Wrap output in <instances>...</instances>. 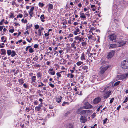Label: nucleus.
Listing matches in <instances>:
<instances>
[{
  "mask_svg": "<svg viewBox=\"0 0 128 128\" xmlns=\"http://www.w3.org/2000/svg\"><path fill=\"white\" fill-rule=\"evenodd\" d=\"M90 50L88 49L86 52H83L81 55L80 59L82 61H85L86 59L88 62L89 58H92L93 56V54L92 53H90Z\"/></svg>",
  "mask_w": 128,
  "mask_h": 128,
  "instance_id": "obj_1",
  "label": "nucleus"
},
{
  "mask_svg": "<svg viewBox=\"0 0 128 128\" xmlns=\"http://www.w3.org/2000/svg\"><path fill=\"white\" fill-rule=\"evenodd\" d=\"M109 89V86H108L107 87H106L104 90V92H105L104 95V97L106 98H107L109 97L111 93V91L109 90L108 91Z\"/></svg>",
  "mask_w": 128,
  "mask_h": 128,
  "instance_id": "obj_2",
  "label": "nucleus"
},
{
  "mask_svg": "<svg viewBox=\"0 0 128 128\" xmlns=\"http://www.w3.org/2000/svg\"><path fill=\"white\" fill-rule=\"evenodd\" d=\"M117 36L116 35L114 34H112L108 37V38L110 41H111L113 42H116L117 40H116Z\"/></svg>",
  "mask_w": 128,
  "mask_h": 128,
  "instance_id": "obj_3",
  "label": "nucleus"
},
{
  "mask_svg": "<svg viewBox=\"0 0 128 128\" xmlns=\"http://www.w3.org/2000/svg\"><path fill=\"white\" fill-rule=\"evenodd\" d=\"M109 66H107L104 67H102L100 68V70L99 72L100 74H104L105 71L106 70L109 68Z\"/></svg>",
  "mask_w": 128,
  "mask_h": 128,
  "instance_id": "obj_4",
  "label": "nucleus"
},
{
  "mask_svg": "<svg viewBox=\"0 0 128 128\" xmlns=\"http://www.w3.org/2000/svg\"><path fill=\"white\" fill-rule=\"evenodd\" d=\"M122 67L124 69L128 68V61L124 60L122 62Z\"/></svg>",
  "mask_w": 128,
  "mask_h": 128,
  "instance_id": "obj_5",
  "label": "nucleus"
},
{
  "mask_svg": "<svg viewBox=\"0 0 128 128\" xmlns=\"http://www.w3.org/2000/svg\"><path fill=\"white\" fill-rule=\"evenodd\" d=\"M7 53L8 56L11 55L12 57H14L16 55V53L14 50L12 51L10 50H7Z\"/></svg>",
  "mask_w": 128,
  "mask_h": 128,
  "instance_id": "obj_6",
  "label": "nucleus"
},
{
  "mask_svg": "<svg viewBox=\"0 0 128 128\" xmlns=\"http://www.w3.org/2000/svg\"><path fill=\"white\" fill-rule=\"evenodd\" d=\"M115 53V51L114 50H112L111 52L108 54L107 56V58L108 59H110L112 58L114 56Z\"/></svg>",
  "mask_w": 128,
  "mask_h": 128,
  "instance_id": "obj_7",
  "label": "nucleus"
},
{
  "mask_svg": "<svg viewBox=\"0 0 128 128\" xmlns=\"http://www.w3.org/2000/svg\"><path fill=\"white\" fill-rule=\"evenodd\" d=\"M128 74H125L117 76V79L116 80H121L125 79L128 76Z\"/></svg>",
  "mask_w": 128,
  "mask_h": 128,
  "instance_id": "obj_8",
  "label": "nucleus"
},
{
  "mask_svg": "<svg viewBox=\"0 0 128 128\" xmlns=\"http://www.w3.org/2000/svg\"><path fill=\"white\" fill-rule=\"evenodd\" d=\"M80 18L82 19H83L84 20H86V15H87L88 16H90L89 14H85L82 12H80Z\"/></svg>",
  "mask_w": 128,
  "mask_h": 128,
  "instance_id": "obj_9",
  "label": "nucleus"
},
{
  "mask_svg": "<svg viewBox=\"0 0 128 128\" xmlns=\"http://www.w3.org/2000/svg\"><path fill=\"white\" fill-rule=\"evenodd\" d=\"M77 42L75 40L71 44V47L75 50H76L77 48V45L76 46Z\"/></svg>",
  "mask_w": 128,
  "mask_h": 128,
  "instance_id": "obj_10",
  "label": "nucleus"
},
{
  "mask_svg": "<svg viewBox=\"0 0 128 128\" xmlns=\"http://www.w3.org/2000/svg\"><path fill=\"white\" fill-rule=\"evenodd\" d=\"M48 72L51 75L54 76L55 74V72L54 68L49 69L48 70Z\"/></svg>",
  "mask_w": 128,
  "mask_h": 128,
  "instance_id": "obj_11",
  "label": "nucleus"
},
{
  "mask_svg": "<svg viewBox=\"0 0 128 128\" xmlns=\"http://www.w3.org/2000/svg\"><path fill=\"white\" fill-rule=\"evenodd\" d=\"M118 43L120 45L118 46V47H121L123 46L126 44V42L124 40H121Z\"/></svg>",
  "mask_w": 128,
  "mask_h": 128,
  "instance_id": "obj_12",
  "label": "nucleus"
},
{
  "mask_svg": "<svg viewBox=\"0 0 128 128\" xmlns=\"http://www.w3.org/2000/svg\"><path fill=\"white\" fill-rule=\"evenodd\" d=\"M87 120L85 116H81L80 118V121L82 123H85L86 122Z\"/></svg>",
  "mask_w": 128,
  "mask_h": 128,
  "instance_id": "obj_13",
  "label": "nucleus"
},
{
  "mask_svg": "<svg viewBox=\"0 0 128 128\" xmlns=\"http://www.w3.org/2000/svg\"><path fill=\"white\" fill-rule=\"evenodd\" d=\"M85 39L84 38V39L83 40V41H82L81 42H81V46L84 48L86 47L87 45V42L86 41H85Z\"/></svg>",
  "mask_w": 128,
  "mask_h": 128,
  "instance_id": "obj_14",
  "label": "nucleus"
},
{
  "mask_svg": "<svg viewBox=\"0 0 128 128\" xmlns=\"http://www.w3.org/2000/svg\"><path fill=\"white\" fill-rule=\"evenodd\" d=\"M109 47V48L114 49L116 48L117 47V44H110L108 45Z\"/></svg>",
  "mask_w": 128,
  "mask_h": 128,
  "instance_id": "obj_15",
  "label": "nucleus"
},
{
  "mask_svg": "<svg viewBox=\"0 0 128 128\" xmlns=\"http://www.w3.org/2000/svg\"><path fill=\"white\" fill-rule=\"evenodd\" d=\"M75 29V31L73 32L74 34L75 35H76L78 34H80L81 32H80L79 29L78 28H76Z\"/></svg>",
  "mask_w": 128,
  "mask_h": 128,
  "instance_id": "obj_16",
  "label": "nucleus"
},
{
  "mask_svg": "<svg viewBox=\"0 0 128 128\" xmlns=\"http://www.w3.org/2000/svg\"><path fill=\"white\" fill-rule=\"evenodd\" d=\"M36 76L38 79L40 80L42 77V74L40 72H38L37 73Z\"/></svg>",
  "mask_w": 128,
  "mask_h": 128,
  "instance_id": "obj_17",
  "label": "nucleus"
},
{
  "mask_svg": "<svg viewBox=\"0 0 128 128\" xmlns=\"http://www.w3.org/2000/svg\"><path fill=\"white\" fill-rule=\"evenodd\" d=\"M65 72V71H62L59 72H58L56 74L57 76V78L58 79H59V78L61 77V74L63 72Z\"/></svg>",
  "mask_w": 128,
  "mask_h": 128,
  "instance_id": "obj_18",
  "label": "nucleus"
},
{
  "mask_svg": "<svg viewBox=\"0 0 128 128\" xmlns=\"http://www.w3.org/2000/svg\"><path fill=\"white\" fill-rule=\"evenodd\" d=\"M101 99L100 98H97L94 100L93 102L94 104H97L99 103Z\"/></svg>",
  "mask_w": 128,
  "mask_h": 128,
  "instance_id": "obj_19",
  "label": "nucleus"
},
{
  "mask_svg": "<svg viewBox=\"0 0 128 128\" xmlns=\"http://www.w3.org/2000/svg\"><path fill=\"white\" fill-rule=\"evenodd\" d=\"M85 107L86 108L88 109L92 108V106L88 103H86L85 104Z\"/></svg>",
  "mask_w": 128,
  "mask_h": 128,
  "instance_id": "obj_20",
  "label": "nucleus"
},
{
  "mask_svg": "<svg viewBox=\"0 0 128 128\" xmlns=\"http://www.w3.org/2000/svg\"><path fill=\"white\" fill-rule=\"evenodd\" d=\"M1 54L2 55L5 56L6 54V50L4 48L2 49L1 50Z\"/></svg>",
  "mask_w": 128,
  "mask_h": 128,
  "instance_id": "obj_21",
  "label": "nucleus"
},
{
  "mask_svg": "<svg viewBox=\"0 0 128 128\" xmlns=\"http://www.w3.org/2000/svg\"><path fill=\"white\" fill-rule=\"evenodd\" d=\"M74 39L76 40H78L80 42H81L82 41H83L84 39V38H80L79 36H76L74 38Z\"/></svg>",
  "mask_w": 128,
  "mask_h": 128,
  "instance_id": "obj_22",
  "label": "nucleus"
},
{
  "mask_svg": "<svg viewBox=\"0 0 128 128\" xmlns=\"http://www.w3.org/2000/svg\"><path fill=\"white\" fill-rule=\"evenodd\" d=\"M16 1V0H13L12 2V4L13 6L15 5L16 7H18L19 6V5L17 4Z\"/></svg>",
  "mask_w": 128,
  "mask_h": 128,
  "instance_id": "obj_23",
  "label": "nucleus"
},
{
  "mask_svg": "<svg viewBox=\"0 0 128 128\" xmlns=\"http://www.w3.org/2000/svg\"><path fill=\"white\" fill-rule=\"evenodd\" d=\"M89 111L88 110H82L80 112V115H85L86 113H88Z\"/></svg>",
  "mask_w": 128,
  "mask_h": 128,
  "instance_id": "obj_24",
  "label": "nucleus"
},
{
  "mask_svg": "<svg viewBox=\"0 0 128 128\" xmlns=\"http://www.w3.org/2000/svg\"><path fill=\"white\" fill-rule=\"evenodd\" d=\"M14 15L13 12H11L10 13V14L9 15V18H11L14 17Z\"/></svg>",
  "mask_w": 128,
  "mask_h": 128,
  "instance_id": "obj_25",
  "label": "nucleus"
},
{
  "mask_svg": "<svg viewBox=\"0 0 128 128\" xmlns=\"http://www.w3.org/2000/svg\"><path fill=\"white\" fill-rule=\"evenodd\" d=\"M7 38L5 36H3L2 37L1 40L2 42L4 43H5L6 41Z\"/></svg>",
  "mask_w": 128,
  "mask_h": 128,
  "instance_id": "obj_26",
  "label": "nucleus"
},
{
  "mask_svg": "<svg viewBox=\"0 0 128 128\" xmlns=\"http://www.w3.org/2000/svg\"><path fill=\"white\" fill-rule=\"evenodd\" d=\"M40 19L42 22H44L45 21V20H44L45 19L44 15V14L42 15L40 17Z\"/></svg>",
  "mask_w": 128,
  "mask_h": 128,
  "instance_id": "obj_27",
  "label": "nucleus"
},
{
  "mask_svg": "<svg viewBox=\"0 0 128 128\" xmlns=\"http://www.w3.org/2000/svg\"><path fill=\"white\" fill-rule=\"evenodd\" d=\"M80 67H82V68L84 70H87L88 69V67L86 66H81Z\"/></svg>",
  "mask_w": 128,
  "mask_h": 128,
  "instance_id": "obj_28",
  "label": "nucleus"
},
{
  "mask_svg": "<svg viewBox=\"0 0 128 128\" xmlns=\"http://www.w3.org/2000/svg\"><path fill=\"white\" fill-rule=\"evenodd\" d=\"M29 24H27L26 25V30H27L28 29H29L30 28H31L32 26V24H31L29 25H28Z\"/></svg>",
  "mask_w": 128,
  "mask_h": 128,
  "instance_id": "obj_29",
  "label": "nucleus"
},
{
  "mask_svg": "<svg viewBox=\"0 0 128 128\" xmlns=\"http://www.w3.org/2000/svg\"><path fill=\"white\" fill-rule=\"evenodd\" d=\"M48 10H50L53 9V6L52 4H49L48 5Z\"/></svg>",
  "mask_w": 128,
  "mask_h": 128,
  "instance_id": "obj_30",
  "label": "nucleus"
},
{
  "mask_svg": "<svg viewBox=\"0 0 128 128\" xmlns=\"http://www.w3.org/2000/svg\"><path fill=\"white\" fill-rule=\"evenodd\" d=\"M83 61H78L76 63V64L78 66H80L82 64H83V62H82Z\"/></svg>",
  "mask_w": 128,
  "mask_h": 128,
  "instance_id": "obj_31",
  "label": "nucleus"
},
{
  "mask_svg": "<svg viewBox=\"0 0 128 128\" xmlns=\"http://www.w3.org/2000/svg\"><path fill=\"white\" fill-rule=\"evenodd\" d=\"M44 58V55L42 54H41L40 56H39V57H38V59L42 61L43 60Z\"/></svg>",
  "mask_w": 128,
  "mask_h": 128,
  "instance_id": "obj_32",
  "label": "nucleus"
},
{
  "mask_svg": "<svg viewBox=\"0 0 128 128\" xmlns=\"http://www.w3.org/2000/svg\"><path fill=\"white\" fill-rule=\"evenodd\" d=\"M62 98V97L61 96H60L59 98H57L56 102L58 103L60 102H61Z\"/></svg>",
  "mask_w": 128,
  "mask_h": 128,
  "instance_id": "obj_33",
  "label": "nucleus"
},
{
  "mask_svg": "<svg viewBox=\"0 0 128 128\" xmlns=\"http://www.w3.org/2000/svg\"><path fill=\"white\" fill-rule=\"evenodd\" d=\"M34 66L35 68H40L41 67V65L39 64H34Z\"/></svg>",
  "mask_w": 128,
  "mask_h": 128,
  "instance_id": "obj_34",
  "label": "nucleus"
},
{
  "mask_svg": "<svg viewBox=\"0 0 128 128\" xmlns=\"http://www.w3.org/2000/svg\"><path fill=\"white\" fill-rule=\"evenodd\" d=\"M39 57V56H36L35 57H34L33 59V60H34L35 61H37V60H38V57Z\"/></svg>",
  "mask_w": 128,
  "mask_h": 128,
  "instance_id": "obj_35",
  "label": "nucleus"
},
{
  "mask_svg": "<svg viewBox=\"0 0 128 128\" xmlns=\"http://www.w3.org/2000/svg\"><path fill=\"white\" fill-rule=\"evenodd\" d=\"M41 109V108L40 106H37L35 108V110L37 111H39Z\"/></svg>",
  "mask_w": 128,
  "mask_h": 128,
  "instance_id": "obj_36",
  "label": "nucleus"
},
{
  "mask_svg": "<svg viewBox=\"0 0 128 128\" xmlns=\"http://www.w3.org/2000/svg\"><path fill=\"white\" fill-rule=\"evenodd\" d=\"M42 32L40 29H39L38 30V35L39 36H42Z\"/></svg>",
  "mask_w": 128,
  "mask_h": 128,
  "instance_id": "obj_37",
  "label": "nucleus"
},
{
  "mask_svg": "<svg viewBox=\"0 0 128 128\" xmlns=\"http://www.w3.org/2000/svg\"><path fill=\"white\" fill-rule=\"evenodd\" d=\"M38 5L40 7H42L44 6V4L43 3H41V2H39Z\"/></svg>",
  "mask_w": 128,
  "mask_h": 128,
  "instance_id": "obj_38",
  "label": "nucleus"
},
{
  "mask_svg": "<svg viewBox=\"0 0 128 128\" xmlns=\"http://www.w3.org/2000/svg\"><path fill=\"white\" fill-rule=\"evenodd\" d=\"M24 17H26L28 16V14L27 13L26 11L24 12Z\"/></svg>",
  "mask_w": 128,
  "mask_h": 128,
  "instance_id": "obj_39",
  "label": "nucleus"
},
{
  "mask_svg": "<svg viewBox=\"0 0 128 128\" xmlns=\"http://www.w3.org/2000/svg\"><path fill=\"white\" fill-rule=\"evenodd\" d=\"M81 23L82 25H83L84 24L85 26H86L88 24L87 22H83L82 21Z\"/></svg>",
  "mask_w": 128,
  "mask_h": 128,
  "instance_id": "obj_40",
  "label": "nucleus"
},
{
  "mask_svg": "<svg viewBox=\"0 0 128 128\" xmlns=\"http://www.w3.org/2000/svg\"><path fill=\"white\" fill-rule=\"evenodd\" d=\"M75 56L76 57V60L79 57V55L77 53H76L75 54Z\"/></svg>",
  "mask_w": 128,
  "mask_h": 128,
  "instance_id": "obj_41",
  "label": "nucleus"
},
{
  "mask_svg": "<svg viewBox=\"0 0 128 128\" xmlns=\"http://www.w3.org/2000/svg\"><path fill=\"white\" fill-rule=\"evenodd\" d=\"M34 52V50L32 48H30L29 49V52L30 53H32Z\"/></svg>",
  "mask_w": 128,
  "mask_h": 128,
  "instance_id": "obj_42",
  "label": "nucleus"
},
{
  "mask_svg": "<svg viewBox=\"0 0 128 128\" xmlns=\"http://www.w3.org/2000/svg\"><path fill=\"white\" fill-rule=\"evenodd\" d=\"M67 128H73V127L72 124H69L68 125Z\"/></svg>",
  "mask_w": 128,
  "mask_h": 128,
  "instance_id": "obj_43",
  "label": "nucleus"
},
{
  "mask_svg": "<svg viewBox=\"0 0 128 128\" xmlns=\"http://www.w3.org/2000/svg\"><path fill=\"white\" fill-rule=\"evenodd\" d=\"M58 49V47H56L53 50L54 51V52H56V54L58 53V52L56 51V50Z\"/></svg>",
  "mask_w": 128,
  "mask_h": 128,
  "instance_id": "obj_44",
  "label": "nucleus"
},
{
  "mask_svg": "<svg viewBox=\"0 0 128 128\" xmlns=\"http://www.w3.org/2000/svg\"><path fill=\"white\" fill-rule=\"evenodd\" d=\"M120 83V81H118L115 83L114 85V86H116L118 85Z\"/></svg>",
  "mask_w": 128,
  "mask_h": 128,
  "instance_id": "obj_45",
  "label": "nucleus"
},
{
  "mask_svg": "<svg viewBox=\"0 0 128 128\" xmlns=\"http://www.w3.org/2000/svg\"><path fill=\"white\" fill-rule=\"evenodd\" d=\"M14 31V29L13 28L12 29H11L9 30V32H10L12 33Z\"/></svg>",
  "mask_w": 128,
  "mask_h": 128,
  "instance_id": "obj_46",
  "label": "nucleus"
},
{
  "mask_svg": "<svg viewBox=\"0 0 128 128\" xmlns=\"http://www.w3.org/2000/svg\"><path fill=\"white\" fill-rule=\"evenodd\" d=\"M73 36V34H69V35L68 36V38L69 39L70 38L72 37Z\"/></svg>",
  "mask_w": 128,
  "mask_h": 128,
  "instance_id": "obj_47",
  "label": "nucleus"
},
{
  "mask_svg": "<svg viewBox=\"0 0 128 128\" xmlns=\"http://www.w3.org/2000/svg\"><path fill=\"white\" fill-rule=\"evenodd\" d=\"M29 14H30V16L31 18L33 17V15H34L33 12H29Z\"/></svg>",
  "mask_w": 128,
  "mask_h": 128,
  "instance_id": "obj_48",
  "label": "nucleus"
},
{
  "mask_svg": "<svg viewBox=\"0 0 128 128\" xmlns=\"http://www.w3.org/2000/svg\"><path fill=\"white\" fill-rule=\"evenodd\" d=\"M5 20L2 19L1 20V21L0 22V26L2 25L3 24V22Z\"/></svg>",
  "mask_w": 128,
  "mask_h": 128,
  "instance_id": "obj_49",
  "label": "nucleus"
},
{
  "mask_svg": "<svg viewBox=\"0 0 128 128\" xmlns=\"http://www.w3.org/2000/svg\"><path fill=\"white\" fill-rule=\"evenodd\" d=\"M19 70H16V72H15L14 74V75L15 76L19 72Z\"/></svg>",
  "mask_w": 128,
  "mask_h": 128,
  "instance_id": "obj_50",
  "label": "nucleus"
},
{
  "mask_svg": "<svg viewBox=\"0 0 128 128\" xmlns=\"http://www.w3.org/2000/svg\"><path fill=\"white\" fill-rule=\"evenodd\" d=\"M70 56L68 55H66L65 56L66 59H70Z\"/></svg>",
  "mask_w": 128,
  "mask_h": 128,
  "instance_id": "obj_51",
  "label": "nucleus"
},
{
  "mask_svg": "<svg viewBox=\"0 0 128 128\" xmlns=\"http://www.w3.org/2000/svg\"><path fill=\"white\" fill-rule=\"evenodd\" d=\"M34 9V7H32L31 8V9L30 10V11L29 12H33V11Z\"/></svg>",
  "mask_w": 128,
  "mask_h": 128,
  "instance_id": "obj_52",
  "label": "nucleus"
},
{
  "mask_svg": "<svg viewBox=\"0 0 128 128\" xmlns=\"http://www.w3.org/2000/svg\"><path fill=\"white\" fill-rule=\"evenodd\" d=\"M82 4L81 3H79L78 5V7L80 8H81L82 7Z\"/></svg>",
  "mask_w": 128,
  "mask_h": 128,
  "instance_id": "obj_53",
  "label": "nucleus"
},
{
  "mask_svg": "<svg viewBox=\"0 0 128 128\" xmlns=\"http://www.w3.org/2000/svg\"><path fill=\"white\" fill-rule=\"evenodd\" d=\"M36 76H33L32 77V80H36Z\"/></svg>",
  "mask_w": 128,
  "mask_h": 128,
  "instance_id": "obj_54",
  "label": "nucleus"
},
{
  "mask_svg": "<svg viewBox=\"0 0 128 128\" xmlns=\"http://www.w3.org/2000/svg\"><path fill=\"white\" fill-rule=\"evenodd\" d=\"M61 61L62 62H63L64 64H66V60H65L63 58H62V59Z\"/></svg>",
  "mask_w": 128,
  "mask_h": 128,
  "instance_id": "obj_55",
  "label": "nucleus"
},
{
  "mask_svg": "<svg viewBox=\"0 0 128 128\" xmlns=\"http://www.w3.org/2000/svg\"><path fill=\"white\" fill-rule=\"evenodd\" d=\"M24 34L25 35H28L29 34V33L28 30L24 32Z\"/></svg>",
  "mask_w": 128,
  "mask_h": 128,
  "instance_id": "obj_56",
  "label": "nucleus"
},
{
  "mask_svg": "<svg viewBox=\"0 0 128 128\" xmlns=\"http://www.w3.org/2000/svg\"><path fill=\"white\" fill-rule=\"evenodd\" d=\"M35 29H38L39 28V26L38 25V24H36L35 26Z\"/></svg>",
  "mask_w": 128,
  "mask_h": 128,
  "instance_id": "obj_57",
  "label": "nucleus"
},
{
  "mask_svg": "<svg viewBox=\"0 0 128 128\" xmlns=\"http://www.w3.org/2000/svg\"><path fill=\"white\" fill-rule=\"evenodd\" d=\"M74 66L72 68V70H76V66L75 64H74Z\"/></svg>",
  "mask_w": 128,
  "mask_h": 128,
  "instance_id": "obj_58",
  "label": "nucleus"
},
{
  "mask_svg": "<svg viewBox=\"0 0 128 128\" xmlns=\"http://www.w3.org/2000/svg\"><path fill=\"white\" fill-rule=\"evenodd\" d=\"M68 24V22L66 20H65L64 22H63L62 23V24L64 25H66L67 24Z\"/></svg>",
  "mask_w": 128,
  "mask_h": 128,
  "instance_id": "obj_59",
  "label": "nucleus"
},
{
  "mask_svg": "<svg viewBox=\"0 0 128 128\" xmlns=\"http://www.w3.org/2000/svg\"><path fill=\"white\" fill-rule=\"evenodd\" d=\"M14 24H15V26H20V24H18V23L16 22H15L14 23Z\"/></svg>",
  "mask_w": 128,
  "mask_h": 128,
  "instance_id": "obj_60",
  "label": "nucleus"
},
{
  "mask_svg": "<svg viewBox=\"0 0 128 128\" xmlns=\"http://www.w3.org/2000/svg\"><path fill=\"white\" fill-rule=\"evenodd\" d=\"M50 35L49 32H48L47 33L45 34H44V36L45 37H48Z\"/></svg>",
  "mask_w": 128,
  "mask_h": 128,
  "instance_id": "obj_61",
  "label": "nucleus"
},
{
  "mask_svg": "<svg viewBox=\"0 0 128 128\" xmlns=\"http://www.w3.org/2000/svg\"><path fill=\"white\" fill-rule=\"evenodd\" d=\"M16 70V69H15L14 68L13 69H11V72H14V73L15 72Z\"/></svg>",
  "mask_w": 128,
  "mask_h": 128,
  "instance_id": "obj_62",
  "label": "nucleus"
},
{
  "mask_svg": "<svg viewBox=\"0 0 128 128\" xmlns=\"http://www.w3.org/2000/svg\"><path fill=\"white\" fill-rule=\"evenodd\" d=\"M38 47V45L37 44H35L34 45V48H37Z\"/></svg>",
  "mask_w": 128,
  "mask_h": 128,
  "instance_id": "obj_63",
  "label": "nucleus"
},
{
  "mask_svg": "<svg viewBox=\"0 0 128 128\" xmlns=\"http://www.w3.org/2000/svg\"><path fill=\"white\" fill-rule=\"evenodd\" d=\"M70 113V111L66 113L65 114V116H67L68 114Z\"/></svg>",
  "mask_w": 128,
  "mask_h": 128,
  "instance_id": "obj_64",
  "label": "nucleus"
}]
</instances>
